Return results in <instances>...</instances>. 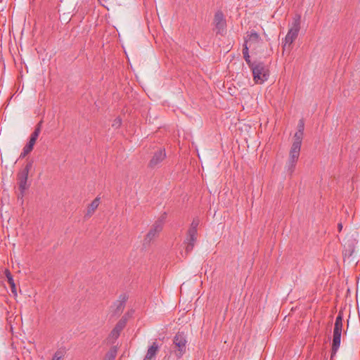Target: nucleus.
Wrapping results in <instances>:
<instances>
[{
    "mask_svg": "<svg viewBox=\"0 0 360 360\" xmlns=\"http://www.w3.org/2000/svg\"><path fill=\"white\" fill-rule=\"evenodd\" d=\"M301 15L299 14L295 15L293 18L292 27L289 29L288 34L285 37V43L283 44V51L286 47H290L295 39L297 37L298 33L300 30Z\"/></svg>",
    "mask_w": 360,
    "mask_h": 360,
    "instance_id": "f257e3e1",
    "label": "nucleus"
},
{
    "mask_svg": "<svg viewBox=\"0 0 360 360\" xmlns=\"http://www.w3.org/2000/svg\"><path fill=\"white\" fill-rule=\"evenodd\" d=\"M253 79L257 84H262L269 78V69L262 62L255 63L250 68Z\"/></svg>",
    "mask_w": 360,
    "mask_h": 360,
    "instance_id": "f03ea898",
    "label": "nucleus"
},
{
    "mask_svg": "<svg viewBox=\"0 0 360 360\" xmlns=\"http://www.w3.org/2000/svg\"><path fill=\"white\" fill-rule=\"evenodd\" d=\"M32 167V162H28L26 165L18 172L17 174V180L18 188L20 191L21 198L24 195L25 191L29 188L30 185L27 184L28 174Z\"/></svg>",
    "mask_w": 360,
    "mask_h": 360,
    "instance_id": "7ed1b4c3",
    "label": "nucleus"
},
{
    "mask_svg": "<svg viewBox=\"0 0 360 360\" xmlns=\"http://www.w3.org/2000/svg\"><path fill=\"white\" fill-rule=\"evenodd\" d=\"M173 344L177 359H181L186 352L187 338L184 332L179 331L174 337Z\"/></svg>",
    "mask_w": 360,
    "mask_h": 360,
    "instance_id": "20e7f679",
    "label": "nucleus"
},
{
    "mask_svg": "<svg viewBox=\"0 0 360 360\" xmlns=\"http://www.w3.org/2000/svg\"><path fill=\"white\" fill-rule=\"evenodd\" d=\"M244 41L243 45L251 48L252 51H255L256 53L262 51V44H263V41L255 31L252 30L250 32H248Z\"/></svg>",
    "mask_w": 360,
    "mask_h": 360,
    "instance_id": "39448f33",
    "label": "nucleus"
},
{
    "mask_svg": "<svg viewBox=\"0 0 360 360\" xmlns=\"http://www.w3.org/2000/svg\"><path fill=\"white\" fill-rule=\"evenodd\" d=\"M166 217L167 214L166 212H164L160 216V217H159L158 219L155 221V223L153 224L150 231L145 237L144 241L146 243H150L155 237L158 236L160 232L162 230L163 225L166 219Z\"/></svg>",
    "mask_w": 360,
    "mask_h": 360,
    "instance_id": "423d86ee",
    "label": "nucleus"
},
{
    "mask_svg": "<svg viewBox=\"0 0 360 360\" xmlns=\"http://www.w3.org/2000/svg\"><path fill=\"white\" fill-rule=\"evenodd\" d=\"M166 158V152L164 148H158L151 157L148 167L154 169L160 167L162 161Z\"/></svg>",
    "mask_w": 360,
    "mask_h": 360,
    "instance_id": "0eeeda50",
    "label": "nucleus"
},
{
    "mask_svg": "<svg viewBox=\"0 0 360 360\" xmlns=\"http://www.w3.org/2000/svg\"><path fill=\"white\" fill-rule=\"evenodd\" d=\"M214 24L215 25V28L217 30V33L218 34H222L226 27V22L224 18V13L221 11H218L214 14Z\"/></svg>",
    "mask_w": 360,
    "mask_h": 360,
    "instance_id": "6e6552de",
    "label": "nucleus"
},
{
    "mask_svg": "<svg viewBox=\"0 0 360 360\" xmlns=\"http://www.w3.org/2000/svg\"><path fill=\"white\" fill-rule=\"evenodd\" d=\"M127 324V319L122 317L115 325V328L112 330L110 337L117 340L120 335L121 331L124 329Z\"/></svg>",
    "mask_w": 360,
    "mask_h": 360,
    "instance_id": "1a4fd4ad",
    "label": "nucleus"
},
{
    "mask_svg": "<svg viewBox=\"0 0 360 360\" xmlns=\"http://www.w3.org/2000/svg\"><path fill=\"white\" fill-rule=\"evenodd\" d=\"M341 335L342 334L340 333H333V335L330 360H333L337 352L339 349L341 342Z\"/></svg>",
    "mask_w": 360,
    "mask_h": 360,
    "instance_id": "9d476101",
    "label": "nucleus"
},
{
    "mask_svg": "<svg viewBox=\"0 0 360 360\" xmlns=\"http://www.w3.org/2000/svg\"><path fill=\"white\" fill-rule=\"evenodd\" d=\"M128 299V297L125 295H121L119 297V300L115 302L114 305L115 306V309L113 311L115 315H120L125 307V303Z\"/></svg>",
    "mask_w": 360,
    "mask_h": 360,
    "instance_id": "9b49d317",
    "label": "nucleus"
},
{
    "mask_svg": "<svg viewBox=\"0 0 360 360\" xmlns=\"http://www.w3.org/2000/svg\"><path fill=\"white\" fill-rule=\"evenodd\" d=\"M343 313L342 311H339L338 314L335 319L333 333H340L342 334V328H343Z\"/></svg>",
    "mask_w": 360,
    "mask_h": 360,
    "instance_id": "f8f14e48",
    "label": "nucleus"
},
{
    "mask_svg": "<svg viewBox=\"0 0 360 360\" xmlns=\"http://www.w3.org/2000/svg\"><path fill=\"white\" fill-rule=\"evenodd\" d=\"M300 148H301L298 147L297 144L295 145V146H291L288 161L297 163L300 156Z\"/></svg>",
    "mask_w": 360,
    "mask_h": 360,
    "instance_id": "ddd939ff",
    "label": "nucleus"
},
{
    "mask_svg": "<svg viewBox=\"0 0 360 360\" xmlns=\"http://www.w3.org/2000/svg\"><path fill=\"white\" fill-rule=\"evenodd\" d=\"M100 203V198L96 197L91 203L88 206L86 217H91L95 210L98 208Z\"/></svg>",
    "mask_w": 360,
    "mask_h": 360,
    "instance_id": "4468645a",
    "label": "nucleus"
},
{
    "mask_svg": "<svg viewBox=\"0 0 360 360\" xmlns=\"http://www.w3.org/2000/svg\"><path fill=\"white\" fill-rule=\"evenodd\" d=\"M158 350V345L156 342H154L153 345L148 348L143 360H150L156 355Z\"/></svg>",
    "mask_w": 360,
    "mask_h": 360,
    "instance_id": "2eb2a0df",
    "label": "nucleus"
},
{
    "mask_svg": "<svg viewBox=\"0 0 360 360\" xmlns=\"http://www.w3.org/2000/svg\"><path fill=\"white\" fill-rule=\"evenodd\" d=\"M302 136H303V131H302V129H299L295 134L294 141H293L292 146H295V145L297 144L298 147L301 148Z\"/></svg>",
    "mask_w": 360,
    "mask_h": 360,
    "instance_id": "dca6fc26",
    "label": "nucleus"
},
{
    "mask_svg": "<svg viewBox=\"0 0 360 360\" xmlns=\"http://www.w3.org/2000/svg\"><path fill=\"white\" fill-rule=\"evenodd\" d=\"M243 58H244L245 62L247 63V64L248 65V66L250 68L255 63L251 62L250 56H249V48L246 45H243Z\"/></svg>",
    "mask_w": 360,
    "mask_h": 360,
    "instance_id": "f3484780",
    "label": "nucleus"
},
{
    "mask_svg": "<svg viewBox=\"0 0 360 360\" xmlns=\"http://www.w3.org/2000/svg\"><path fill=\"white\" fill-rule=\"evenodd\" d=\"M117 352V350L116 347H111L110 350L106 353L103 360H115Z\"/></svg>",
    "mask_w": 360,
    "mask_h": 360,
    "instance_id": "a211bd4d",
    "label": "nucleus"
},
{
    "mask_svg": "<svg viewBox=\"0 0 360 360\" xmlns=\"http://www.w3.org/2000/svg\"><path fill=\"white\" fill-rule=\"evenodd\" d=\"M66 354V350L65 348L58 349L54 354L52 360H60L62 359Z\"/></svg>",
    "mask_w": 360,
    "mask_h": 360,
    "instance_id": "6ab92c4d",
    "label": "nucleus"
},
{
    "mask_svg": "<svg viewBox=\"0 0 360 360\" xmlns=\"http://www.w3.org/2000/svg\"><path fill=\"white\" fill-rule=\"evenodd\" d=\"M197 235L198 233L188 232L187 233V237L185 240V243H194L197 240Z\"/></svg>",
    "mask_w": 360,
    "mask_h": 360,
    "instance_id": "aec40b11",
    "label": "nucleus"
},
{
    "mask_svg": "<svg viewBox=\"0 0 360 360\" xmlns=\"http://www.w3.org/2000/svg\"><path fill=\"white\" fill-rule=\"evenodd\" d=\"M41 123L42 122H39L37 126L35 127V129L34 130V131L32 133L30 137L31 138H34L35 139H37L38 137H39V135L41 132Z\"/></svg>",
    "mask_w": 360,
    "mask_h": 360,
    "instance_id": "412c9836",
    "label": "nucleus"
},
{
    "mask_svg": "<svg viewBox=\"0 0 360 360\" xmlns=\"http://www.w3.org/2000/svg\"><path fill=\"white\" fill-rule=\"evenodd\" d=\"M199 219L198 218H195L193 219L191 224V226L189 228V229L188 230V232H193V233H197V228H198V226L199 225Z\"/></svg>",
    "mask_w": 360,
    "mask_h": 360,
    "instance_id": "4be33fe9",
    "label": "nucleus"
},
{
    "mask_svg": "<svg viewBox=\"0 0 360 360\" xmlns=\"http://www.w3.org/2000/svg\"><path fill=\"white\" fill-rule=\"evenodd\" d=\"M33 150V148L32 146H29L27 144L23 148L22 152L21 153L20 158H24L25 156H27L32 150Z\"/></svg>",
    "mask_w": 360,
    "mask_h": 360,
    "instance_id": "5701e85b",
    "label": "nucleus"
},
{
    "mask_svg": "<svg viewBox=\"0 0 360 360\" xmlns=\"http://www.w3.org/2000/svg\"><path fill=\"white\" fill-rule=\"evenodd\" d=\"M295 165H296V162H292L290 161H288L287 165H286L287 172L290 175H292V174L293 173L295 168Z\"/></svg>",
    "mask_w": 360,
    "mask_h": 360,
    "instance_id": "b1692460",
    "label": "nucleus"
},
{
    "mask_svg": "<svg viewBox=\"0 0 360 360\" xmlns=\"http://www.w3.org/2000/svg\"><path fill=\"white\" fill-rule=\"evenodd\" d=\"M4 274L9 285L14 282L13 276L8 269H5Z\"/></svg>",
    "mask_w": 360,
    "mask_h": 360,
    "instance_id": "393cba45",
    "label": "nucleus"
},
{
    "mask_svg": "<svg viewBox=\"0 0 360 360\" xmlns=\"http://www.w3.org/2000/svg\"><path fill=\"white\" fill-rule=\"evenodd\" d=\"M185 243L186 245V253L188 254L189 252H191L193 250L195 244L192 243Z\"/></svg>",
    "mask_w": 360,
    "mask_h": 360,
    "instance_id": "a878e982",
    "label": "nucleus"
},
{
    "mask_svg": "<svg viewBox=\"0 0 360 360\" xmlns=\"http://www.w3.org/2000/svg\"><path fill=\"white\" fill-rule=\"evenodd\" d=\"M10 287H11V292H13V295L17 296V289H16L15 283L13 282L11 284H10Z\"/></svg>",
    "mask_w": 360,
    "mask_h": 360,
    "instance_id": "bb28decb",
    "label": "nucleus"
},
{
    "mask_svg": "<svg viewBox=\"0 0 360 360\" xmlns=\"http://www.w3.org/2000/svg\"><path fill=\"white\" fill-rule=\"evenodd\" d=\"M36 141L37 139H34V138H30V140L28 141V143H27L29 146H32V148H34V146L36 143Z\"/></svg>",
    "mask_w": 360,
    "mask_h": 360,
    "instance_id": "cd10ccee",
    "label": "nucleus"
},
{
    "mask_svg": "<svg viewBox=\"0 0 360 360\" xmlns=\"http://www.w3.org/2000/svg\"><path fill=\"white\" fill-rule=\"evenodd\" d=\"M36 141L37 139H34V138H30V140L28 141V143H27L29 146H32V148H34V146L36 143Z\"/></svg>",
    "mask_w": 360,
    "mask_h": 360,
    "instance_id": "c85d7f7f",
    "label": "nucleus"
},
{
    "mask_svg": "<svg viewBox=\"0 0 360 360\" xmlns=\"http://www.w3.org/2000/svg\"><path fill=\"white\" fill-rule=\"evenodd\" d=\"M36 141L37 139H34V138H30V140L28 141V143H27L29 146H32V148H34V146L36 143Z\"/></svg>",
    "mask_w": 360,
    "mask_h": 360,
    "instance_id": "c756f323",
    "label": "nucleus"
},
{
    "mask_svg": "<svg viewBox=\"0 0 360 360\" xmlns=\"http://www.w3.org/2000/svg\"><path fill=\"white\" fill-rule=\"evenodd\" d=\"M120 124H121V120H119V119H117V120L116 119V120H115V124H113V125H115V124H117L118 126H120Z\"/></svg>",
    "mask_w": 360,
    "mask_h": 360,
    "instance_id": "7c9ffc66",
    "label": "nucleus"
},
{
    "mask_svg": "<svg viewBox=\"0 0 360 360\" xmlns=\"http://www.w3.org/2000/svg\"><path fill=\"white\" fill-rule=\"evenodd\" d=\"M338 228L339 231H341V230H342V224H338Z\"/></svg>",
    "mask_w": 360,
    "mask_h": 360,
    "instance_id": "2f4dec72",
    "label": "nucleus"
},
{
    "mask_svg": "<svg viewBox=\"0 0 360 360\" xmlns=\"http://www.w3.org/2000/svg\"><path fill=\"white\" fill-rule=\"evenodd\" d=\"M303 122H302V124L300 125V129H302L303 130Z\"/></svg>",
    "mask_w": 360,
    "mask_h": 360,
    "instance_id": "473e14b6",
    "label": "nucleus"
}]
</instances>
